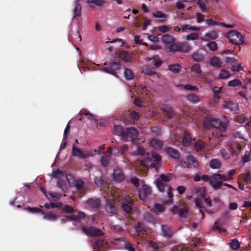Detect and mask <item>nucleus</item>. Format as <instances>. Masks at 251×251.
<instances>
[{
	"label": "nucleus",
	"instance_id": "2eb2a0df",
	"mask_svg": "<svg viewBox=\"0 0 251 251\" xmlns=\"http://www.w3.org/2000/svg\"><path fill=\"white\" fill-rule=\"evenodd\" d=\"M87 206L92 208L97 209L100 205V201L98 199H89L86 202Z\"/></svg>",
	"mask_w": 251,
	"mask_h": 251
},
{
	"label": "nucleus",
	"instance_id": "338daca9",
	"mask_svg": "<svg viewBox=\"0 0 251 251\" xmlns=\"http://www.w3.org/2000/svg\"><path fill=\"white\" fill-rule=\"evenodd\" d=\"M184 88L185 90H190V91H194L197 89V87L196 86H192L190 84H186L184 86Z\"/></svg>",
	"mask_w": 251,
	"mask_h": 251
},
{
	"label": "nucleus",
	"instance_id": "c85d7f7f",
	"mask_svg": "<svg viewBox=\"0 0 251 251\" xmlns=\"http://www.w3.org/2000/svg\"><path fill=\"white\" fill-rule=\"evenodd\" d=\"M162 41L166 44H170L174 42V39L173 36L166 34L162 37Z\"/></svg>",
	"mask_w": 251,
	"mask_h": 251
},
{
	"label": "nucleus",
	"instance_id": "8fccbe9b",
	"mask_svg": "<svg viewBox=\"0 0 251 251\" xmlns=\"http://www.w3.org/2000/svg\"><path fill=\"white\" fill-rule=\"evenodd\" d=\"M87 2L88 3H93L97 6H101L104 2L103 0H87Z\"/></svg>",
	"mask_w": 251,
	"mask_h": 251
},
{
	"label": "nucleus",
	"instance_id": "aec40b11",
	"mask_svg": "<svg viewBox=\"0 0 251 251\" xmlns=\"http://www.w3.org/2000/svg\"><path fill=\"white\" fill-rule=\"evenodd\" d=\"M79 0H76L75 3V7L73 10L74 18L79 17L81 13V6L78 3Z\"/></svg>",
	"mask_w": 251,
	"mask_h": 251
},
{
	"label": "nucleus",
	"instance_id": "7ed1b4c3",
	"mask_svg": "<svg viewBox=\"0 0 251 251\" xmlns=\"http://www.w3.org/2000/svg\"><path fill=\"white\" fill-rule=\"evenodd\" d=\"M228 120L224 117V121L221 122L217 119H205L203 122V126L205 128L208 129L210 127L218 128L221 131H225L226 129Z\"/></svg>",
	"mask_w": 251,
	"mask_h": 251
},
{
	"label": "nucleus",
	"instance_id": "ea45409f",
	"mask_svg": "<svg viewBox=\"0 0 251 251\" xmlns=\"http://www.w3.org/2000/svg\"><path fill=\"white\" fill-rule=\"evenodd\" d=\"M187 100L193 103H196L199 101V98L194 94H190L187 96Z\"/></svg>",
	"mask_w": 251,
	"mask_h": 251
},
{
	"label": "nucleus",
	"instance_id": "5701e85b",
	"mask_svg": "<svg viewBox=\"0 0 251 251\" xmlns=\"http://www.w3.org/2000/svg\"><path fill=\"white\" fill-rule=\"evenodd\" d=\"M118 56L121 59L126 62L129 61L131 59V55L125 51H120Z\"/></svg>",
	"mask_w": 251,
	"mask_h": 251
},
{
	"label": "nucleus",
	"instance_id": "423d86ee",
	"mask_svg": "<svg viewBox=\"0 0 251 251\" xmlns=\"http://www.w3.org/2000/svg\"><path fill=\"white\" fill-rule=\"evenodd\" d=\"M172 175L170 173H167L166 174H162L160 177L158 178L156 180V186L158 190L160 192H163L164 189V187L167 186L166 183L169 182L172 179Z\"/></svg>",
	"mask_w": 251,
	"mask_h": 251
},
{
	"label": "nucleus",
	"instance_id": "680f3d73",
	"mask_svg": "<svg viewBox=\"0 0 251 251\" xmlns=\"http://www.w3.org/2000/svg\"><path fill=\"white\" fill-rule=\"evenodd\" d=\"M217 175L219 176V179L221 180V182H222L223 181H226L230 180L229 178V177L227 176V175H221L220 174H217Z\"/></svg>",
	"mask_w": 251,
	"mask_h": 251
},
{
	"label": "nucleus",
	"instance_id": "4be33fe9",
	"mask_svg": "<svg viewBox=\"0 0 251 251\" xmlns=\"http://www.w3.org/2000/svg\"><path fill=\"white\" fill-rule=\"evenodd\" d=\"M162 145V142L157 139H153L150 142V146L155 150H160Z\"/></svg>",
	"mask_w": 251,
	"mask_h": 251
},
{
	"label": "nucleus",
	"instance_id": "a878e982",
	"mask_svg": "<svg viewBox=\"0 0 251 251\" xmlns=\"http://www.w3.org/2000/svg\"><path fill=\"white\" fill-rule=\"evenodd\" d=\"M167 154L174 158H178L179 156V152L172 148H168L166 150Z\"/></svg>",
	"mask_w": 251,
	"mask_h": 251
},
{
	"label": "nucleus",
	"instance_id": "13d9d810",
	"mask_svg": "<svg viewBox=\"0 0 251 251\" xmlns=\"http://www.w3.org/2000/svg\"><path fill=\"white\" fill-rule=\"evenodd\" d=\"M250 157L249 152H246L245 154L242 157V161L243 162L242 165H244L245 163L249 162L250 160Z\"/></svg>",
	"mask_w": 251,
	"mask_h": 251
},
{
	"label": "nucleus",
	"instance_id": "a19ab883",
	"mask_svg": "<svg viewBox=\"0 0 251 251\" xmlns=\"http://www.w3.org/2000/svg\"><path fill=\"white\" fill-rule=\"evenodd\" d=\"M180 67L178 64L170 65L169 66V69L174 73H178L180 71Z\"/></svg>",
	"mask_w": 251,
	"mask_h": 251
},
{
	"label": "nucleus",
	"instance_id": "f3484780",
	"mask_svg": "<svg viewBox=\"0 0 251 251\" xmlns=\"http://www.w3.org/2000/svg\"><path fill=\"white\" fill-rule=\"evenodd\" d=\"M223 107L229 109L233 113H237L238 111V107L236 103H233L231 101H226L223 104Z\"/></svg>",
	"mask_w": 251,
	"mask_h": 251
},
{
	"label": "nucleus",
	"instance_id": "b1692460",
	"mask_svg": "<svg viewBox=\"0 0 251 251\" xmlns=\"http://www.w3.org/2000/svg\"><path fill=\"white\" fill-rule=\"evenodd\" d=\"M161 109L168 118H171L173 116L174 113L171 107L165 105L162 106Z\"/></svg>",
	"mask_w": 251,
	"mask_h": 251
},
{
	"label": "nucleus",
	"instance_id": "1a4fd4ad",
	"mask_svg": "<svg viewBox=\"0 0 251 251\" xmlns=\"http://www.w3.org/2000/svg\"><path fill=\"white\" fill-rule=\"evenodd\" d=\"M120 68V64L117 62H113L111 63L110 67H103V70L107 73L110 74L115 76L118 77L115 70Z\"/></svg>",
	"mask_w": 251,
	"mask_h": 251
},
{
	"label": "nucleus",
	"instance_id": "58836bf2",
	"mask_svg": "<svg viewBox=\"0 0 251 251\" xmlns=\"http://www.w3.org/2000/svg\"><path fill=\"white\" fill-rule=\"evenodd\" d=\"M229 72L225 69L222 70L219 75V77L221 79H226L229 77Z\"/></svg>",
	"mask_w": 251,
	"mask_h": 251
},
{
	"label": "nucleus",
	"instance_id": "6ab92c4d",
	"mask_svg": "<svg viewBox=\"0 0 251 251\" xmlns=\"http://www.w3.org/2000/svg\"><path fill=\"white\" fill-rule=\"evenodd\" d=\"M85 217L84 213L82 212H78L76 215H74L73 216L67 217V220L73 221L74 222H78L80 219L84 218Z\"/></svg>",
	"mask_w": 251,
	"mask_h": 251
},
{
	"label": "nucleus",
	"instance_id": "bf43d9fd",
	"mask_svg": "<svg viewBox=\"0 0 251 251\" xmlns=\"http://www.w3.org/2000/svg\"><path fill=\"white\" fill-rule=\"evenodd\" d=\"M198 5L201 8L202 11H205L206 10V7L205 2L202 0H199L197 2Z\"/></svg>",
	"mask_w": 251,
	"mask_h": 251
},
{
	"label": "nucleus",
	"instance_id": "2f4dec72",
	"mask_svg": "<svg viewBox=\"0 0 251 251\" xmlns=\"http://www.w3.org/2000/svg\"><path fill=\"white\" fill-rule=\"evenodd\" d=\"M143 72L148 75H151L155 74L153 68L149 67L148 65L144 66L143 69Z\"/></svg>",
	"mask_w": 251,
	"mask_h": 251
},
{
	"label": "nucleus",
	"instance_id": "4d7b16f0",
	"mask_svg": "<svg viewBox=\"0 0 251 251\" xmlns=\"http://www.w3.org/2000/svg\"><path fill=\"white\" fill-rule=\"evenodd\" d=\"M213 93H214V96L215 97V98H217V99H219V97H218V94L221 92L222 91V88L221 87H214L212 89Z\"/></svg>",
	"mask_w": 251,
	"mask_h": 251
},
{
	"label": "nucleus",
	"instance_id": "c9c22d12",
	"mask_svg": "<svg viewBox=\"0 0 251 251\" xmlns=\"http://www.w3.org/2000/svg\"><path fill=\"white\" fill-rule=\"evenodd\" d=\"M106 209L108 212L110 213L115 212L116 210L115 207L113 205L110 200H108L106 201Z\"/></svg>",
	"mask_w": 251,
	"mask_h": 251
},
{
	"label": "nucleus",
	"instance_id": "37998d69",
	"mask_svg": "<svg viewBox=\"0 0 251 251\" xmlns=\"http://www.w3.org/2000/svg\"><path fill=\"white\" fill-rule=\"evenodd\" d=\"M192 59L196 61H200L203 60V56L199 53H194L192 55Z\"/></svg>",
	"mask_w": 251,
	"mask_h": 251
},
{
	"label": "nucleus",
	"instance_id": "69168bd1",
	"mask_svg": "<svg viewBox=\"0 0 251 251\" xmlns=\"http://www.w3.org/2000/svg\"><path fill=\"white\" fill-rule=\"evenodd\" d=\"M231 69L233 71H237V72H239V71H241V70H242V68L240 64L233 65L231 66Z\"/></svg>",
	"mask_w": 251,
	"mask_h": 251
},
{
	"label": "nucleus",
	"instance_id": "f03ea898",
	"mask_svg": "<svg viewBox=\"0 0 251 251\" xmlns=\"http://www.w3.org/2000/svg\"><path fill=\"white\" fill-rule=\"evenodd\" d=\"M160 157L154 152L150 154L148 152L146 157L144 160L141 161V165L147 167H151L157 170L160 166Z\"/></svg>",
	"mask_w": 251,
	"mask_h": 251
},
{
	"label": "nucleus",
	"instance_id": "a18cd8bd",
	"mask_svg": "<svg viewBox=\"0 0 251 251\" xmlns=\"http://www.w3.org/2000/svg\"><path fill=\"white\" fill-rule=\"evenodd\" d=\"M80 113L82 115H84L87 118L90 120H97L96 116L92 114L89 113L88 111L85 110H83L80 111Z\"/></svg>",
	"mask_w": 251,
	"mask_h": 251
},
{
	"label": "nucleus",
	"instance_id": "393cba45",
	"mask_svg": "<svg viewBox=\"0 0 251 251\" xmlns=\"http://www.w3.org/2000/svg\"><path fill=\"white\" fill-rule=\"evenodd\" d=\"M222 64L219 58L215 56L212 57L210 61V64L214 67H220L222 66Z\"/></svg>",
	"mask_w": 251,
	"mask_h": 251
},
{
	"label": "nucleus",
	"instance_id": "72a5a7b5",
	"mask_svg": "<svg viewBox=\"0 0 251 251\" xmlns=\"http://www.w3.org/2000/svg\"><path fill=\"white\" fill-rule=\"evenodd\" d=\"M124 74L125 77L127 80H132L134 77V74L129 69H126Z\"/></svg>",
	"mask_w": 251,
	"mask_h": 251
},
{
	"label": "nucleus",
	"instance_id": "6e6d98bb",
	"mask_svg": "<svg viewBox=\"0 0 251 251\" xmlns=\"http://www.w3.org/2000/svg\"><path fill=\"white\" fill-rule=\"evenodd\" d=\"M194 190L198 193L199 196H200L202 199H204L205 196V190L203 188L200 189H195Z\"/></svg>",
	"mask_w": 251,
	"mask_h": 251
},
{
	"label": "nucleus",
	"instance_id": "09e8293b",
	"mask_svg": "<svg viewBox=\"0 0 251 251\" xmlns=\"http://www.w3.org/2000/svg\"><path fill=\"white\" fill-rule=\"evenodd\" d=\"M109 159L110 156L109 155H105L102 156L101 158V165L103 166H107L109 163Z\"/></svg>",
	"mask_w": 251,
	"mask_h": 251
},
{
	"label": "nucleus",
	"instance_id": "4468645a",
	"mask_svg": "<svg viewBox=\"0 0 251 251\" xmlns=\"http://www.w3.org/2000/svg\"><path fill=\"white\" fill-rule=\"evenodd\" d=\"M40 190L44 194L47 198L50 201H55L57 200H59L61 197V195L59 194H51V193H47L43 187L40 188Z\"/></svg>",
	"mask_w": 251,
	"mask_h": 251
},
{
	"label": "nucleus",
	"instance_id": "c756f323",
	"mask_svg": "<svg viewBox=\"0 0 251 251\" xmlns=\"http://www.w3.org/2000/svg\"><path fill=\"white\" fill-rule=\"evenodd\" d=\"M186 29H189L193 31H199L200 30V27L199 26H191L189 25L185 24L181 25V30L184 32Z\"/></svg>",
	"mask_w": 251,
	"mask_h": 251
},
{
	"label": "nucleus",
	"instance_id": "cd10ccee",
	"mask_svg": "<svg viewBox=\"0 0 251 251\" xmlns=\"http://www.w3.org/2000/svg\"><path fill=\"white\" fill-rule=\"evenodd\" d=\"M42 213L44 215V218L48 221H54L57 218V216L55 214H54L52 212Z\"/></svg>",
	"mask_w": 251,
	"mask_h": 251
},
{
	"label": "nucleus",
	"instance_id": "e2e57ef3",
	"mask_svg": "<svg viewBox=\"0 0 251 251\" xmlns=\"http://www.w3.org/2000/svg\"><path fill=\"white\" fill-rule=\"evenodd\" d=\"M26 210L30 212H43L41 208L37 207H28Z\"/></svg>",
	"mask_w": 251,
	"mask_h": 251
},
{
	"label": "nucleus",
	"instance_id": "f257e3e1",
	"mask_svg": "<svg viewBox=\"0 0 251 251\" xmlns=\"http://www.w3.org/2000/svg\"><path fill=\"white\" fill-rule=\"evenodd\" d=\"M51 176L53 178L58 179L57 186L63 191L66 189V183L64 178L67 180L71 186L75 187L76 189H80L83 185L84 182L82 180H75L72 175L67 173L64 174L58 169L55 171L53 170Z\"/></svg>",
	"mask_w": 251,
	"mask_h": 251
},
{
	"label": "nucleus",
	"instance_id": "20e7f679",
	"mask_svg": "<svg viewBox=\"0 0 251 251\" xmlns=\"http://www.w3.org/2000/svg\"><path fill=\"white\" fill-rule=\"evenodd\" d=\"M96 152V150L90 151L83 150L80 148L76 147L75 145H73L72 147V153L73 156L78 157L81 159L92 156Z\"/></svg>",
	"mask_w": 251,
	"mask_h": 251
},
{
	"label": "nucleus",
	"instance_id": "dca6fc26",
	"mask_svg": "<svg viewBox=\"0 0 251 251\" xmlns=\"http://www.w3.org/2000/svg\"><path fill=\"white\" fill-rule=\"evenodd\" d=\"M151 188L149 186L144 185L141 190L139 191V198L140 199L144 200L151 193Z\"/></svg>",
	"mask_w": 251,
	"mask_h": 251
},
{
	"label": "nucleus",
	"instance_id": "49530a36",
	"mask_svg": "<svg viewBox=\"0 0 251 251\" xmlns=\"http://www.w3.org/2000/svg\"><path fill=\"white\" fill-rule=\"evenodd\" d=\"M242 84L241 81L238 79H235L228 82V85L232 87L240 86Z\"/></svg>",
	"mask_w": 251,
	"mask_h": 251
},
{
	"label": "nucleus",
	"instance_id": "6e6552de",
	"mask_svg": "<svg viewBox=\"0 0 251 251\" xmlns=\"http://www.w3.org/2000/svg\"><path fill=\"white\" fill-rule=\"evenodd\" d=\"M82 229L84 232L90 236H101L103 234L100 229L93 226L83 227Z\"/></svg>",
	"mask_w": 251,
	"mask_h": 251
},
{
	"label": "nucleus",
	"instance_id": "864d4df0",
	"mask_svg": "<svg viewBox=\"0 0 251 251\" xmlns=\"http://www.w3.org/2000/svg\"><path fill=\"white\" fill-rule=\"evenodd\" d=\"M209 50L211 51H215L217 49V44L215 42H211L206 45Z\"/></svg>",
	"mask_w": 251,
	"mask_h": 251
},
{
	"label": "nucleus",
	"instance_id": "39448f33",
	"mask_svg": "<svg viewBox=\"0 0 251 251\" xmlns=\"http://www.w3.org/2000/svg\"><path fill=\"white\" fill-rule=\"evenodd\" d=\"M230 42L236 45L242 44L244 42V37L243 35L236 30L229 31L227 34Z\"/></svg>",
	"mask_w": 251,
	"mask_h": 251
},
{
	"label": "nucleus",
	"instance_id": "bb28decb",
	"mask_svg": "<svg viewBox=\"0 0 251 251\" xmlns=\"http://www.w3.org/2000/svg\"><path fill=\"white\" fill-rule=\"evenodd\" d=\"M113 133L114 134L121 136L124 139V135L125 132L123 131V129L122 126H116L114 127L113 129Z\"/></svg>",
	"mask_w": 251,
	"mask_h": 251
},
{
	"label": "nucleus",
	"instance_id": "f704fd0d",
	"mask_svg": "<svg viewBox=\"0 0 251 251\" xmlns=\"http://www.w3.org/2000/svg\"><path fill=\"white\" fill-rule=\"evenodd\" d=\"M152 16L155 18L165 19L168 17V15L164 13L162 11H155L152 13Z\"/></svg>",
	"mask_w": 251,
	"mask_h": 251
},
{
	"label": "nucleus",
	"instance_id": "774afa93",
	"mask_svg": "<svg viewBox=\"0 0 251 251\" xmlns=\"http://www.w3.org/2000/svg\"><path fill=\"white\" fill-rule=\"evenodd\" d=\"M125 248L129 251H134V248L133 245L130 243H126L125 245Z\"/></svg>",
	"mask_w": 251,
	"mask_h": 251
},
{
	"label": "nucleus",
	"instance_id": "ddd939ff",
	"mask_svg": "<svg viewBox=\"0 0 251 251\" xmlns=\"http://www.w3.org/2000/svg\"><path fill=\"white\" fill-rule=\"evenodd\" d=\"M225 223V220L221 219L218 220L215 222L214 225L212 227V230L218 231V232H226V230L221 227V226L224 225Z\"/></svg>",
	"mask_w": 251,
	"mask_h": 251
},
{
	"label": "nucleus",
	"instance_id": "0e129e2a",
	"mask_svg": "<svg viewBox=\"0 0 251 251\" xmlns=\"http://www.w3.org/2000/svg\"><path fill=\"white\" fill-rule=\"evenodd\" d=\"M94 181L95 183L98 185H101L103 183V180L100 176L96 177Z\"/></svg>",
	"mask_w": 251,
	"mask_h": 251
},
{
	"label": "nucleus",
	"instance_id": "0eeeda50",
	"mask_svg": "<svg viewBox=\"0 0 251 251\" xmlns=\"http://www.w3.org/2000/svg\"><path fill=\"white\" fill-rule=\"evenodd\" d=\"M138 135V132L136 128L132 127H128L125 131L124 139L127 140L130 139L131 140H134L137 138Z\"/></svg>",
	"mask_w": 251,
	"mask_h": 251
},
{
	"label": "nucleus",
	"instance_id": "3c124183",
	"mask_svg": "<svg viewBox=\"0 0 251 251\" xmlns=\"http://www.w3.org/2000/svg\"><path fill=\"white\" fill-rule=\"evenodd\" d=\"M204 143L201 141L196 142L195 144V148L198 151H201L204 148Z\"/></svg>",
	"mask_w": 251,
	"mask_h": 251
},
{
	"label": "nucleus",
	"instance_id": "a211bd4d",
	"mask_svg": "<svg viewBox=\"0 0 251 251\" xmlns=\"http://www.w3.org/2000/svg\"><path fill=\"white\" fill-rule=\"evenodd\" d=\"M113 179L117 182H121L124 179V175L120 169H116L114 170Z\"/></svg>",
	"mask_w": 251,
	"mask_h": 251
},
{
	"label": "nucleus",
	"instance_id": "4c0bfd02",
	"mask_svg": "<svg viewBox=\"0 0 251 251\" xmlns=\"http://www.w3.org/2000/svg\"><path fill=\"white\" fill-rule=\"evenodd\" d=\"M152 210L155 213H158L163 212L164 210L163 206L159 203H154Z\"/></svg>",
	"mask_w": 251,
	"mask_h": 251
},
{
	"label": "nucleus",
	"instance_id": "f8f14e48",
	"mask_svg": "<svg viewBox=\"0 0 251 251\" xmlns=\"http://www.w3.org/2000/svg\"><path fill=\"white\" fill-rule=\"evenodd\" d=\"M125 202L123 204L122 208L124 211L128 213L131 209L133 204V201L129 197H126L124 199Z\"/></svg>",
	"mask_w": 251,
	"mask_h": 251
},
{
	"label": "nucleus",
	"instance_id": "de8ad7c7",
	"mask_svg": "<svg viewBox=\"0 0 251 251\" xmlns=\"http://www.w3.org/2000/svg\"><path fill=\"white\" fill-rule=\"evenodd\" d=\"M230 246L232 249L237 250L239 248L240 244L237 240L233 239L230 243Z\"/></svg>",
	"mask_w": 251,
	"mask_h": 251
},
{
	"label": "nucleus",
	"instance_id": "9d476101",
	"mask_svg": "<svg viewBox=\"0 0 251 251\" xmlns=\"http://www.w3.org/2000/svg\"><path fill=\"white\" fill-rule=\"evenodd\" d=\"M219 178V176L216 174L212 175L209 178L210 183L214 189L219 188L222 184Z\"/></svg>",
	"mask_w": 251,
	"mask_h": 251
},
{
	"label": "nucleus",
	"instance_id": "7c9ffc66",
	"mask_svg": "<svg viewBox=\"0 0 251 251\" xmlns=\"http://www.w3.org/2000/svg\"><path fill=\"white\" fill-rule=\"evenodd\" d=\"M187 161L189 163L190 165H192L195 168L199 166V163L196 159L192 155H189L187 157Z\"/></svg>",
	"mask_w": 251,
	"mask_h": 251
},
{
	"label": "nucleus",
	"instance_id": "79ce46f5",
	"mask_svg": "<svg viewBox=\"0 0 251 251\" xmlns=\"http://www.w3.org/2000/svg\"><path fill=\"white\" fill-rule=\"evenodd\" d=\"M191 70L193 73L199 75L201 74V67L199 64H195L193 65L191 68Z\"/></svg>",
	"mask_w": 251,
	"mask_h": 251
},
{
	"label": "nucleus",
	"instance_id": "e433bc0d",
	"mask_svg": "<svg viewBox=\"0 0 251 251\" xmlns=\"http://www.w3.org/2000/svg\"><path fill=\"white\" fill-rule=\"evenodd\" d=\"M210 167L212 169H218L221 165V163L219 160L217 159H213L210 162Z\"/></svg>",
	"mask_w": 251,
	"mask_h": 251
},
{
	"label": "nucleus",
	"instance_id": "9b49d317",
	"mask_svg": "<svg viewBox=\"0 0 251 251\" xmlns=\"http://www.w3.org/2000/svg\"><path fill=\"white\" fill-rule=\"evenodd\" d=\"M218 37L217 32L215 30H210L207 32L204 37H201L200 39L202 41H208L209 40H214L216 39Z\"/></svg>",
	"mask_w": 251,
	"mask_h": 251
},
{
	"label": "nucleus",
	"instance_id": "473e14b6",
	"mask_svg": "<svg viewBox=\"0 0 251 251\" xmlns=\"http://www.w3.org/2000/svg\"><path fill=\"white\" fill-rule=\"evenodd\" d=\"M191 142V138L188 132H185L183 134V138L182 141V144L184 146H188Z\"/></svg>",
	"mask_w": 251,
	"mask_h": 251
},
{
	"label": "nucleus",
	"instance_id": "5fc2aeb1",
	"mask_svg": "<svg viewBox=\"0 0 251 251\" xmlns=\"http://www.w3.org/2000/svg\"><path fill=\"white\" fill-rule=\"evenodd\" d=\"M171 28L170 25H162L158 27L159 30L161 32H167Z\"/></svg>",
	"mask_w": 251,
	"mask_h": 251
},
{
	"label": "nucleus",
	"instance_id": "c03bdc74",
	"mask_svg": "<svg viewBox=\"0 0 251 251\" xmlns=\"http://www.w3.org/2000/svg\"><path fill=\"white\" fill-rule=\"evenodd\" d=\"M199 34L196 32L190 33L187 35L186 36V39L187 40H197L199 38Z\"/></svg>",
	"mask_w": 251,
	"mask_h": 251
},
{
	"label": "nucleus",
	"instance_id": "052dcab7",
	"mask_svg": "<svg viewBox=\"0 0 251 251\" xmlns=\"http://www.w3.org/2000/svg\"><path fill=\"white\" fill-rule=\"evenodd\" d=\"M220 153L222 157L225 159L229 158V154L225 149H222L220 151Z\"/></svg>",
	"mask_w": 251,
	"mask_h": 251
},
{
	"label": "nucleus",
	"instance_id": "412c9836",
	"mask_svg": "<svg viewBox=\"0 0 251 251\" xmlns=\"http://www.w3.org/2000/svg\"><path fill=\"white\" fill-rule=\"evenodd\" d=\"M163 236L169 237L173 233V230L168 225H163L161 227Z\"/></svg>",
	"mask_w": 251,
	"mask_h": 251
},
{
	"label": "nucleus",
	"instance_id": "603ef678",
	"mask_svg": "<svg viewBox=\"0 0 251 251\" xmlns=\"http://www.w3.org/2000/svg\"><path fill=\"white\" fill-rule=\"evenodd\" d=\"M179 215L181 217H182V218H186L188 214V209L186 207H184L183 208H181L179 210Z\"/></svg>",
	"mask_w": 251,
	"mask_h": 251
}]
</instances>
